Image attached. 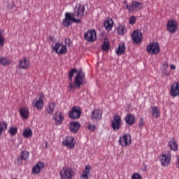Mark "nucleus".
Returning <instances> with one entry per match:
<instances>
[{
	"instance_id": "nucleus-1",
	"label": "nucleus",
	"mask_w": 179,
	"mask_h": 179,
	"mask_svg": "<svg viewBox=\"0 0 179 179\" xmlns=\"http://www.w3.org/2000/svg\"><path fill=\"white\" fill-rule=\"evenodd\" d=\"M85 13V6L79 4L75 8V12H66L65 13V17L62 21V25L64 27H69L72 23H81V20Z\"/></svg>"
},
{
	"instance_id": "nucleus-2",
	"label": "nucleus",
	"mask_w": 179,
	"mask_h": 179,
	"mask_svg": "<svg viewBox=\"0 0 179 179\" xmlns=\"http://www.w3.org/2000/svg\"><path fill=\"white\" fill-rule=\"evenodd\" d=\"M85 83H86L85 73H83V71H78L76 77L75 78L74 84L70 83L69 87L71 90L80 89L81 85Z\"/></svg>"
},
{
	"instance_id": "nucleus-3",
	"label": "nucleus",
	"mask_w": 179,
	"mask_h": 179,
	"mask_svg": "<svg viewBox=\"0 0 179 179\" xmlns=\"http://www.w3.org/2000/svg\"><path fill=\"white\" fill-rule=\"evenodd\" d=\"M124 4L126 6V8L129 12H134V10H141L143 8V3L139 2L136 0L133 1L131 4L129 5L127 1L125 0Z\"/></svg>"
},
{
	"instance_id": "nucleus-4",
	"label": "nucleus",
	"mask_w": 179,
	"mask_h": 179,
	"mask_svg": "<svg viewBox=\"0 0 179 179\" xmlns=\"http://www.w3.org/2000/svg\"><path fill=\"white\" fill-rule=\"evenodd\" d=\"M146 51L151 55H156L160 52V48L157 42L149 43L146 48Z\"/></svg>"
},
{
	"instance_id": "nucleus-5",
	"label": "nucleus",
	"mask_w": 179,
	"mask_h": 179,
	"mask_svg": "<svg viewBox=\"0 0 179 179\" xmlns=\"http://www.w3.org/2000/svg\"><path fill=\"white\" fill-rule=\"evenodd\" d=\"M61 179H72L74 176V172L71 168L64 167L59 173Z\"/></svg>"
},
{
	"instance_id": "nucleus-6",
	"label": "nucleus",
	"mask_w": 179,
	"mask_h": 179,
	"mask_svg": "<svg viewBox=\"0 0 179 179\" xmlns=\"http://www.w3.org/2000/svg\"><path fill=\"white\" fill-rule=\"evenodd\" d=\"M159 159L163 166H168L171 160V151H167L161 155L159 157Z\"/></svg>"
},
{
	"instance_id": "nucleus-7",
	"label": "nucleus",
	"mask_w": 179,
	"mask_h": 179,
	"mask_svg": "<svg viewBox=\"0 0 179 179\" xmlns=\"http://www.w3.org/2000/svg\"><path fill=\"white\" fill-rule=\"evenodd\" d=\"M167 31L174 34L178 29V22L176 20H169L166 24Z\"/></svg>"
},
{
	"instance_id": "nucleus-8",
	"label": "nucleus",
	"mask_w": 179,
	"mask_h": 179,
	"mask_svg": "<svg viewBox=\"0 0 179 179\" xmlns=\"http://www.w3.org/2000/svg\"><path fill=\"white\" fill-rule=\"evenodd\" d=\"M52 50L59 55H65L67 52V48L66 45H62L57 42L55 43V47L52 48Z\"/></svg>"
},
{
	"instance_id": "nucleus-9",
	"label": "nucleus",
	"mask_w": 179,
	"mask_h": 179,
	"mask_svg": "<svg viewBox=\"0 0 179 179\" xmlns=\"http://www.w3.org/2000/svg\"><path fill=\"white\" fill-rule=\"evenodd\" d=\"M30 66V60L29 57L25 56L22 59H20L17 63V67L20 69L27 70Z\"/></svg>"
},
{
	"instance_id": "nucleus-10",
	"label": "nucleus",
	"mask_w": 179,
	"mask_h": 179,
	"mask_svg": "<svg viewBox=\"0 0 179 179\" xmlns=\"http://www.w3.org/2000/svg\"><path fill=\"white\" fill-rule=\"evenodd\" d=\"M122 127V119L119 115H115L111 122V127L114 131H119Z\"/></svg>"
},
{
	"instance_id": "nucleus-11",
	"label": "nucleus",
	"mask_w": 179,
	"mask_h": 179,
	"mask_svg": "<svg viewBox=\"0 0 179 179\" xmlns=\"http://www.w3.org/2000/svg\"><path fill=\"white\" fill-rule=\"evenodd\" d=\"M119 143L122 147H127L131 143V137L129 134H125L124 136H120Z\"/></svg>"
},
{
	"instance_id": "nucleus-12",
	"label": "nucleus",
	"mask_w": 179,
	"mask_h": 179,
	"mask_svg": "<svg viewBox=\"0 0 179 179\" xmlns=\"http://www.w3.org/2000/svg\"><path fill=\"white\" fill-rule=\"evenodd\" d=\"M131 38L136 44H140L143 41V34L139 30H134L131 34Z\"/></svg>"
},
{
	"instance_id": "nucleus-13",
	"label": "nucleus",
	"mask_w": 179,
	"mask_h": 179,
	"mask_svg": "<svg viewBox=\"0 0 179 179\" xmlns=\"http://www.w3.org/2000/svg\"><path fill=\"white\" fill-rule=\"evenodd\" d=\"M170 95L172 97L179 96V81L175 82L171 85Z\"/></svg>"
},
{
	"instance_id": "nucleus-14",
	"label": "nucleus",
	"mask_w": 179,
	"mask_h": 179,
	"mask_svg": "<svg viewBox=\"0 0 179 179\" xmlns=\"http://www.w3.org/2000/svg\"><path fill=\"white\" fill-rule=\"evenodd\" d=\"M85 39L88 42H94L96 40V32L95 30H89L85 34Z\"/></svg>"
},
{
	"instance_id": "nucleus-15",
	"label": "nucleus",
	"mask_w": 179,
	"mask_h": 179,
	"mask_svg": "<svg viewBox=\"0 0 179 179\" xmlns=\"http://www.w3.org/2000/svg\"><path fill=\"white\" fill-rule=\"evenodd\" d=\"M82 111L79 107H73L72 110L69 113V117L71 119L76 120L80 118Z\"/></svg>"
},
{
	"instance_id": "nucleus-16",
	"label": "nucleus",
	"mask_w": 179,
	"mask_h": 179,
	"mask_svg": "<svg viewBox=\"0 0 179 179\" xmlns=\"http://www.w3.org/2000/svg\"><path fill=\"white\" fill-rule=\"evenodd\" d=\"M64 146L71 149L75 146L74 138L72 136H67L62 142Z\"/></svg>"
},
{
	"instance_id": "nucleus-17",
	"label": "nucleus",
	"mask_w": 179,
	"mask_h": 179,
	"mask_svg": "<svg viewBox=\"0 0 179 179\" xmlns=\"http://www.w3.org/2000/svg\"><path fill=\"white\" fill-rule=\"evenodd\" d=\"M102 118V112L99 109H95L91 113V119L92 121H99Z\"/></svg>"
},
{
	"instance_id": "nucleus-18",
	"label": "nucleus",
	"mask_w": 179,
	"mask_h": 179,
	"mask_svg": "<svg viewBox=\"0 0 179 179\" xmlns=\"http://www.w3.org/2000/svg\"><path fill=\"white\" fill-rule=\"evenodd\" d=\"M53 119L55 120L57 125H60L64 120V114L58 111L53 115Z\"/></svg>"
},
{
	"instance_id": "nucleus-19",
	"label": "nucleus",
	"mask_w": 179,
	"mask_h": 179,
	"mask_svg": "<svg viewBox=\"0 0 179 179\" xmlns=\"http://www.w3.org/2000/svg\"><path fill=\"white\" fill-rule=\"evenodd\" d=\"M44 167H45V164L43 162H38L33 167L32 173L34 174H38L41 172V171L44 169Z\"/></svg>"
},
{
	"instance_id": "nucleus-20",
	"label": "nucleus",
	"mask_w": 179,
	"mask_h": 179,
	"mask_svg": "<svg viewBox=\"0 0 179 179\" xmlns=\"http://www.w3.org/2000/svg\"><path fill=\"white\" fill-rule=\"evenodd\" d=\"M91 170H92V167L90 166L89 165L86 166L80 176V179H89Z\"/></svg>"
},
{
	"instance_id": "nucleus-21",
	"label": "nucleus",
	"mask_w": 179,
	"mask_h": 179,
	"mask_svg": "<svg viewBox=\"0 0 179 179\" xmlns=\"http://www.w3.org/2000/svg\"><path fill=\"white\" fill-rule=\"evenodd\" d=\"M114 26V21L110 17H106V20L104 22V27L108 31H111Z\"/></svg>"
},
{
	"instance_id": "nucleus-22",
	"label": "nucleus",
	"mask_w": 179,
	"mask_h": 179,
	"mask_svg": "<svg viewBox=\"0 0 179 179\" xmlns=\"http://www.w3.org/2000/svg\"><path fill=\"white\" fill-rule=\"evenodd\" d=\"M32 106L36 108L38 110H41L43 108V101L42 98H40L38 101L34 99L32 102Z\"/></svg>"
},
{
	"instance_id": "nucleus-23",
	"label": "nucleus",
	"mask_w": 179,
	"mask_h": 179,
	"mask_svg": "<svg viewBox=\"0 0 179 179\" xmlns=\"http://www.w3.org/2000/svg\"><path fill=\"white\" fill-rule=\"evenodd\" d=\"M20 115L24 120H27L29 115V109L26 107L20 108Z\"/></svg>"
},
{
	"instance_id": "nucleus-24",
	"label": "nucleus",
	"mask_w": 179,
	"mask_h": 179,
	"mask_svg": "<svg viewBox=\"0 0 179 179\" xmlns=\"http://www.w3.org/2000/svg\"><path fill=\"white\" fill-rule=\"evenodd\" d=\"M80 127V124L77 122H71L70 123V126H69L70 130L73 133H76L79 130Z\"/></svg>"
},
{
	"instance_id": "nucleus-25",
	"label": "nucleus",
	"mask_w": 179,
	"mask_h": 179,
	"mask_svg": "<svg viewBox=\"0 0 179 179\" xmlns=\"http://www.w3.org/2000/svg\"><path fill=\"white\" fill-rule=\"evenodd\" d=\"M124 120L127 124L132 125L135 122V117L132 114H127L124 118Z\"/></svg>"
},
{
	"instance_id": "nucleus-26",
	"label": "nucleus",
	"mask_w": 179,
	"mask_h": 179,
	"mask_svg": "<svg viewBox=\"0 0 179 179\" xmlns=\"http://www.w3.org/2000/svg\"><path fill=\"white\" fill-rule=\"evenodd\" d=\"M169 147L170 149L174 152H176L178 149V145L176 143V141L175 139H172L169 142Z\"/></svg>"
},
{
	"instance_id": "nucleus-27",
	"label": "nucleus",
	"mask_w": 179,
	"mask_h": 179,
	"mask_svg": "<svg viewBox=\"0 0 179 179\" xmlns=\"http://www.w3.org/2000/svg\"><path fill=\"white\" fill-rule=\"evenodd\" d=\"M55 102H50V103H48V107L46 109L47 113L49 115H52L55 110Z\"/></svg>"
},
{
	"instance_id": "nucleus-28",
	"label": "nucleus",
	"mask_w": 179,
	"mask_h": 179,
	"mask_svg": "<svg viewBox=\"0 0 179 179\" xmlns=\"http://www.w3.org/2000/svg\"><path fill=\"white\" fill-rule=\"evenodd\" d=\"M29 152L24 150L21 152L20 158L22 161H27L29 158Z\"/></svg>"
},
{
	"instance_id": "nucleus-29",
	"label": "nucleus",
	"mask_w": 179,
	"mask_h": 179,
	"mask_svg": "<svg viewBox=\"0 0 179 179\" xmlns=\"http://www.w3.org/2000/svg\"><path fill=\"white\" fill-rule=\"evenodd\" d=\"M125 50H126V48L124 44L119 45V46L116 50V54L119 56L122 55L124 53Z\"/></svg>"
},
{
	"instance_id": "nucleus-30",
	"label": "nucleus",
	"mask_w": 179,
	"mask_h": 179,
	"mask_svg": "<svg viewBox=\"0 0 179 179\" xmlns=\"http://www.w3.org/2000/svg\"><path fill=\"white\" fill-rule=\"evenodd\" d=\"M8 128V124L3 122H0V136H1L2 133L6 131Z\"/></svg>"
},
{
	"instance_id": "nucleus-31",
	"label": "nucleus",
	"mask_w": 179,
	"mask_h": 179,
	"mask_svg": "<svg viewBox=\"0 0 179 179\" xmlns=\"http://www.w3.org/2000/svg\"><path fill=\"white\" fill-rule=\"evenodd\" d=\"M0 64L3 66H7L11 64V60H9L7 57H1Z\"/></svg>"
},
{
	"instance_id": "nucleus-32",
	"label": "nucleus",
	"mask_w": 179,
	"mask_h": 179,
	"mask_svg": "<svg viewBox=\"0 0 179 179\" xmlns=\"http://www.w3.org/2000/svg\"><path fill=\"white\" fill-rule=\"evenodd\" d=\"M32 131L30 129H26L24 130L22 135L24 138H29L32 136Z\"/></svg>"
},
{
	"instance_id": "nucleus-33",
	"label": "nucleus",
	"mask_w": 179,
	"mask_h": 179,
	"mask_svg": "<svg viewBox=\"0 0 179 179\" xmlns=\"http://www.w3.org/2000/svg\"><path fill=\"white\" fill-rule=\"evenodd\" d=\"M152 113L153 117H155V118H158L160 116V110L156 106L152 108Z\"/></svg>"
},
{
	"instance_id": "nucleus-34",
	"label": "nucleus",
	"mask_w": 179,
	"mask_h": 179,
	"mask_svg": "<svg viewBox=\"0 0 179 179\" xmlns=\"http://www.w3.org/2000/svg\"><path fill=\"white\" fill-rule=\"evenodd\" d=\"M126 28H125V26L124 25H120L118 27H117V33L119 34V35H123L125 31H126Z\"/></svg>"
},
{
	"instance_id": "nucleus-35",
	"label": "nucleus",
	"mask_w": 179,
	"mask_h": 179,
	"mask_svg": "<svg viewBox=\"0 0 179 179\" xmlns=\"http://www.w3.org/2000/svg\"><path fill=\"white\" fill-rule=\"evenodd\" d=\"M3 30L0 29V46L2 48L4 45L5 38L3 36Z\"/></svg>"
},
{
	"instance_id": "nucleus-36",
	"label": "nucleus",
	"mask_w": 179,
	"mask_h": 179,
	"mask_svg": "<svg viewBox=\"0 0 179 179\" xmlns=\"http://www.w3.org/2000/svg\"><path fill=\"white\" fill-rule=\"evenodd\" d=\"M102 48H103V51H108V50L110 48V43H109L108 41L106 40L103 42Z\"/></svg>"
},
{
	"instance_id": "nucleus-37",
	"label": "nucleus",
	"mask_w": 179,
	"mask_h": 179,
	"mask_svg": "<svg viewBox=\"0 0 179 179\" xmlns=\"http://www.w3.org/2000/svg\"><path fill=\"white\" fill-rule=\"evenodd\" d=\"M96 127L94 124H92L91 123H87V129L92 131L94 132L96 129Z\"/></svg>"
},
{
	"instance_id": "nucleus-38",
	"label": "nucleus",
	"mask_w": 179,
	"mask_h": 179,
	"mask_svg": "<svg viewBox=\"0 0 179 179\" xmlns=\"http://www.w3.org/2000/svg\"><path fill=\"white\" fill-rule=\"evenodd\" d=\"M76 72H77L76 69H72V70H71V71H69V78L70 80H72L73 75Z\"/></svg>"
},
{
	"instance_id": "nucleus-39",
	"label": "nucleus",
	"mask_w": 179,
	"mask_h": 179,
	"mask_svg": "<svg viewBox=\"0 0 179 179\" xmlns=\"http://www.w3.org/2000/svg\"><path fill=\"white\" fill-rule=\"evenodd\" d=\"M17 132V129L16 127H11L9 130V133L11 136H15Z\"/></svg>"
},
{
	"instance_id": "nucleus-40",
	"label": "nucleus",
	"mask_w": 179,
	"mask_h": 179,
	"mask_svg": "<svg viewBox=\"0 0 179 179\" xmlns=\"http://www.w3.org/2000/svg\"><path fill=\"white\" fill-rule=\"evenodd\" d=\"M131 179H143V178L139 173H135L133 174Z\"/></svg>"
},
{
	"instance_id": "nucleus-41",
	"label": "nucleus",
	"mask_w": 179,
	"mask_h": 179,
	"mask_svg": "<svg viewBox=\"0 0 179 179\" xmlns=\"http://www.w3.org/2000/svg\"><path fill=\"white\" fill-rule=\"evenodd\" d=\"M168 69V63L166 62L164 63L163 66H162V73H166V69Z\"/></svg>"
},
{
	"instance_id": "nucleus-42",
	"label": "nucleus",
	"mask_w": 179,
	"mask_h": 179,
	"mask_svg": "<svg viewBox=\"0 0 179 179\" xmlns=\"http://www.w3.org/2000/svg\"><path fill=\"white\" fill-rule=\"evenodd\" d=\"M136 23V17L135 16H131L129 19V24H134Z\"/></svg>"
},
{
	"instance_id": "nucleus-43",
	"label": "nucleus",
	"mask_w": 179,
	"mask_h": 179,
	"mask_svg": "<svg viewBox=\"0 0 179 179\" xmlns=\"http://www.w3.org/2000/svg\"><path fill=\"white\" fill-rule=\"evenodd\" d=\"M144 120H143V118H141V120H140V124H139V127H143V126H144Z\"/></svg>"
},
{
	"instance_id": "nucleus-44",
	"label": "nucleus",
	"mask_w": 179,
	"mask_h": 179,
	"mask_svg": "<svg viewBox=\"0 0 179 179\" xmlns=\"http://www.w3.org/2000/svg\"><path fill=\"white\" fill-rule=\"evenodd\" d=\"M176 68V66H175V64H171V69L175 70Z\"/></svg>"
},
{
	"instance_id": "nucleus-45",
	"label": "nucleus",
	"mask_w": 179,
	"mask_h": 179,
	"mask_svg": "<svg viewBox=\"0 0 179 179\" xmlns=\"http://www.w3.org/2000/svg\"><path fill=\"white\" fill-rule=\"evenodd\" d=\"M178 165H179V156H178Z\"/></svg>"
},
{
	"instance_id": "nucleus-46",
	"label": "nucleus",
	"mask_w": 179,
	"mask_h": 179,
	"mask_svg": "<svg viewBox=\"0 0 179 179\" xmlns=\"http://www.w3.org/2000/svg\"><path fill=\"white\" fill-rule=\"evenodd\" d=\"M14 179H15V178H14Z\"/></svg>"
}]
</instances>
